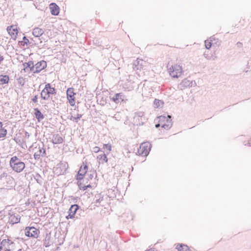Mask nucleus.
I'll use <instances>...</instances> for the list:
<instances>
[{
    "instance_id": "12",
    "label": "nucleus",
    "mask_w": 251,
    "mask_h": 251,
    "mask_svg": "<svg viewBox=\"0 0 251 251\" xmlns=\"http://www.w3.org/2000/svg\"><path fill=\"white\" fill-rule=\"evenodd\" d=\"M125 95L122 93L116 94L112 98H111L112 101L116 103H119L124 100Z\"/></svg>"
},
{
    "instance_id": "41",
    "label": "nucleus",
    "mask_w": 251,
    "mask_h": 251,
    "mask_svg": "<svg viewBox=\"0 0 251 251\" xmlns=\"http://www.w3.org/2000/svg\"><path fill=\"white\" fill-rule=\"evenodd\" d=\"M94 177L93 174H90L89 176V177L90 179H92V178Z\"/></svg>"
},
{
    "instance_id": "48",
    "label": "nucleus",
    "mask_w": 251,
    "mask_h": 251,
    "mask_svg": "<svg viewBox=\"0 0 251 251\" xmlns=\"http://www.w3.org/2000/svg\"><path fill=\"white\" fill-rule=\"evenodd\" d=\"M187 251H191L189 249V250H187Z\"/></svg>"
},
{
    "instance_id": "27",
    "label": "nucleus",
    "mask_w": 251,
    "mask_h": 251,
    "mask_svg": "<svg viewBox=\"0 0 251 251\" xmlns=\"http://www.w3.org/2000/svg\"><path fill=\"white\" fill-rule=\"evenodd\" d=\"M181 84L184 87H192L193 82L188 79H184L182 80Z\"/></svg>"
},
{
    "instance_id": "10",
    "label": "nucleus",
    "mask_w": 251,
    "mask_h": 251,
    "mask_svg": "<svg viewBox=\"0 0 251 251\" xmlns=\"http://www.w3.org/2000/svg\"><path fill=\"white\" fill-rule=\"evenodd\" d=\"M23 65L24 67V70L25 72H32L33 73L34 71H35V64H34L33 61H29L27 62L23 63Z\"/></svg>"
},
{
    "instance_id": "4",
    "label": "nucleus",
    "mask_w": 251,
    "mask_h": 251,
    "mask_svg": "<svg viewBox=\"0 0 251 251\" xmlns=\"http://www.w3.org/2000/svg\"><path fill=\"white\" fill-rule=\"evenodd\" d=\"M151 149V144L149 142L142 143L138 150L139 154L147 156Z\"/></svg>"
},
{
    "instance_id": "39",
    "label": "nucleus",
    "mask_w": 251,
    "mask_h": 251,
    "mask_svg": "<svg viewBox=\"0 0 251 251\" xmlns=\"http://www.w3.org/2000/svg\"><path fill=\"white\" fill-rule=\"evenodd\" d=\"M87 188V186H84L82 187L81 189H82L83 190H86Z\"/></svg>"
},
{
    "instance_id": "29",
    "label": "nucleus",
    "mask_w": 251,
    "mask_h": 251,
    "mask_svg": "<svg viewBox=\"0 0 251 251\" xmlns=\"http://www.w3.org/2000/svg\"><path fill=\"white\" fill-rule=\"evenodd\" d=\"M154 104L156 106V107H159L161 105H163L164 102L162 100L155 99L154 101Z\"/></svg>"
},
{
    "instance_id": "34",
    "label": "nucleus",
    "mask_w": 251,
    "mask_h": 251,
    "mask_svg": "<svg viewBox=\"0 0 251 251\" xmlns=\"http://www.w3.org/2000/svg\"><path fill=\"white\" fill-rule=\"evenodd\" d=\"M158 118L159 119V122H161V121H165V120L166 121V119H168V118L167 117V118L166 117V116H163V115H161L160 116H159L158 117Z\"/></svg>"
},
{
    "instance_id": "16",
    "label": "nucleus",
    "mask_w": 251,
    "mask_h": 251,
    "mask_svg": "<svg viewBox=\"0 0 251 251\" xmlns=\"http://www.w3.org/2000/svg\"><path fill=\"white\" fill-rule=\"evenodd\" d=\"M64 142V139L58 134H53L51 140V142L53 144H61Z\"/></svg>"
},
{
    "instance_id": "26",
    "label": "nucleus",
    "mask_w": 251,
    "mask_h": 251,
    "mask_svg": "<svg viewBox=\"0 0 251 251\" xmlns=\"http://www.w3.org/2000/svg\"><path fill=\"white\" fill-rule=\"evenodd\" d=\"M7 130L2 127V123L0 122V138L4 137L6 135Z\"/></svg>"
},
{
    "instance_id": "32",
    "label": "nucleus",
    "mask_w": 251,
    "mask_h": 251,
    "mask_svg": "<svg viewBox=\"0 0 251 251\" xmlns=\"http://www.w3.org/2000/svg\"><path fill=\"white\" fill-rule=\"evenodd\" d=\"M103 148L105 149H107L108 151H110L111 150V145L107 144H104L103 145Z\"/></svg>"
},
{
    "instance_id": "42",
    "label": "nucleus",
    "mask_w": 251,
    "mask_h": 251,
    "mask_svg": "<svg viewBox=\"0 0 251 251\" xmlns=\"http://www.w3.org/2000/svg\"><path fill=\"white\" fill-rule=\"evenodd\" d=\"M160 126V125L159 124H156V125H155V127H156V128L159 127Z\"/></svg>"
},
{
    "instance_id": "44",
    "label": "nucleus",
    "mask_w": 251,
    "mask_h": 251,
    "mask_svg": "<svg viewBox=\"0 0 251 251\" xmlns=\"http://www.w3.org/2000/svg\"><path fill=\"white\" fill-rule=\"evenodd\" d=\"M86 186H87V188L91 187V186L90 184L86 185Z\"/></svg>"
},
{
    "instance_id": "19",
    "label": "nucleus",
    "mask_w": 251,
    "mask_h": 251,
    "mask_svg": "<svg viewBox=\"0 0 251 251\" xmlns=\"http://www.w3.org/2000/svg\"><path fill=\"white\" fill-rule=\"evenodd\" d=\"M44 33V31L43 29L39 28V27H36L33 29L32 34L33 35L36 37H39L41 35L43 34Z\"/></svg>"
},
{
    "instance_id": "14",
    "label": "nucleus",
    "mask_w": 251,
    "mask_h": 251,
    "mask_svg": "<svg viewBox=\"0 0 251 251\" xmlns=\"http://www.w3.org/2000/svg\"><path fill=\"white\" fill-rule=\"evenodd\" d=\"M13 242L11 241L10 240L7 239H3L0 242V245L4 248V251H10V245L12 244Z\"/></svg>"
},
{
    "instance_id": "8",
    "label": "nucleus",
    "mask_w": 251,
    "mask_h": 251,
    "mask_svg": "<svg viewBox=\"0 0 251 251\" xmlns=\"http://www.w3.org/2000/svg\"><path fill=\"white\" fill-rule=\"evenodd\" d=\"M47 62L44 60H41L35 64V71L33 74H38L47 67Z\"/></svg>"
},
{
    "instance_id": "11",
    "label": "nucleus",
    "mask_w": 251,
    "mask_h": 251,
    "mask_svg": "<svg viewBox=\"0 0 251 251\" xmlns=\"http://www.w3.org/2000/svg\"><path fill=\"white\" fill-rule=\"evenodd\" d=\"M88 167L87 165H84L83 166H81L80 168L79 171L78 172L76 179L77 180H81L84 176L85 175L87 171Z\"/></svg>"
},
{
    "instance_id": "22",
    "label": "nucleus",
    "mask_w": 251,
    "mask_h": 251,
    "mask_svg": "<svg viewBox=\"0 0 251 251\" xmlns=\"http://www.w3.org/2000/svg\"><path fill=\"white\" fill-rule=\"evenodd\" d=\"M9 80V77L7 75H0V85L7 84Z\"/></svg>"
},
{
    "instance_id": "25",
    "label": "nucleus",
    "mask_w": 251,
    "mask_h": 251,
    "mask_svg": "<svg viewBox=\"0 0 251 251\" xmlns=\"http://www.w3.org/2000/svg\"><path fill=\"white\" fill-rule=\"evenodd\" d=\"M176 249L179 251H187V250H189V248L187 245L182 244L177 245Z\"/></svg>"
},
{
    "instance_id": "28",
    "label": "nucleus",
    "mask_w": 251,
    "mask_h": 251,
    "mask_svg": "<svg viewBox=\"0 0 251 251\" xmlns=\"http://www.w3.org/2000/svg\"><path fill=\"white\" fill-rule=\"evenodd\" d=\"M212 37H211L210 38V40H206L205 41L204 43H205V48L206 49H208V50H209L211 46H212Z\"/></svg>"
},
{
    "instance_id": "17",
    "label": "nucleus",
    "mask_w": 251,
    "mask_h": 251,
    "mask_svg": "<svg viewBox=\"0 0 251 251\" xmlns=\"http://www.w3.org/2000/svg\"><path fill=\"white\" fill-rule=\"evenodd\" d=\"M34 114L38 122H40L41 120L44 118V115L41 112L38 108H34Z\"/></svg>"
},
{
    "instance_id": "15",
    "label": "nucleus",
    "mask_w": 251,
    "mask_h": 251,
    "mask_svg": "<svg viewBox=\"0 0 251 251\" xmlns=\"http://www.w3.org/2000/svg\"><path fill=\"white\" fill-rule=\"evenodd\" d=\"M20 221V217L19 215L9 214L8 222L12 224L18 223Z\"/></svg>"
},
{
    "instance_id": "23",
    "label": "nucleus",
    "mask_w": 251,
    "mask_h": 251,
    "mask_svg": "<svg viewBox=\"0 0 251 251\" xmlns=\"http://www.w3.org/2000/svg\"><path fill=\"white\" fill-rule=\"evenodd\" d=\"M97 159L99 160L100 163H103V162H107V158L105 153H102V154H100L98 156Z\"/></svg>"
},
{
    "instance_id": "43",
    "label": "nucleus",
    "mask_w": 251,
    "mask_h": 251,
    "mask_svg": "<svg viewBox=\"0 0 251 251\" xmlns=\"http://www.w3.org/2000/svg\"><path fill=\"white\" fill-rule=\"evenodd\" d=\"M142 115H143V113H139V116L141 117Z\"/></svg>"
},
{
    "instance_id": "40",
    "label": "nucleus",
    "mask_w": 251,
    "mask_h": 251,
    "mask_svg": "<svg viewBox=\"0 0 251 251\" xmlns=\"http://www.w3.org/2000/svg\"><path fill=\"white\" fill-rule=\"evenodd\" d=\"M146 251H155L154 249L151 248Z\"/></svg>"
},
{
    "instance_id": "2",
    "label": "nucleus",
    "mask_w": 251,
    "mask_h": 251,
    "mask_svg": "<svg viewBox=\"0 0 251 251\" xmlns=\"http://www.w3.org/2000/svg\"><path fill=\"white\" fill-rule=\"evenodd\" d=\"M56 94L55 88L51 87L50 83L45 85V88L41 91V97L44 100H48L50 97V95H54Z\"/></svg>"
},
{
    "instance_id": "31",
    "label": "nucleus",
    "mask_w": 251,
    "mask_h": 251,
    "mask_svg": "<svg viewBox=\"0 0 251 251\" xmlns=\"http://www.w3.org/2000/svg\"><path fill=\"white\" fill-rule=\"evenodd\" d=\"M34 178L36 179L37 183L39 184H41L42 182V180L41 176L38 174H36L34 176Z\"/></svg>"
},
{
    "instance_id": "5",
    "label": "nucleus",
    "mask_w": 251,
    "mask_h": 251,
    "mask_svg": "<svg viewBox=\"0 0 251 251\" xmlns=\"http://www.w3.org/2000/svg\"><path fill=\"white\" fill-rule=\"evenodd\" d=\"M25 231L26 236L36 238L38 237L40 233V230L33 226L26 227Z\"/></svg>"
},
{
    "instance_id": "20",
    "label": "nucleus",
    "mask_w": 251,
    "mask_h": 251,
    "mask_svg": "<svg viewBox=\"0 0 251 251\" xmlns=\"http://www.w3.org/2000/svg\"><path fill=\"white\" fill-rule=\"evenodd\" d=\"M143 60L142 59H137L133 63L134 69L137 70L141 69L143 65Z\"/></svg>"
},
{
    "instance_id": "33",
    "label": "nucleus",
    "mask_w": 251,
    "mask_h": 251,
    "mask_svg": "<svg viewBox=\"0 0 251 251\" xmlns=\"http://www.w3.org/2000/svg\"><path fill=\"white\" fill-rule=\"evenodd\" d=\"M23 42L24 43L23 45H24L25 44L27 45L28 44H29V40L25 36H24L23 37Z\"/></svg>"
},
{
    "instance_id": "13",
    "label": "nucleus",
    "mask_w": 251,
    "mask_h": 251,
    "mask_svg": "<svg viewBox=\"0 0 251 251\" xmlns=\"http://www.w3.org/2000/svg\"><path fill=\"white\" fill-rule=\"evenodd\" d=\"M50 9L51 14L54 16H57L59 13V6L54 2H52L50 4Z\"/></svg>"
},
{
    "instance_id": "21",
    "label": "nucleus",
    "mask_w": 251,
    "mask_h": 251,
    "mask_svg": "<svg viewBox=\"0 0 251 251\" xmlns=\"http://www.w3.org/2000/svg\"><path fill=\"white\" fill-rule=\"evenodd\" d=\"M103 196L100 193L96 194L94 199V203L100 205V202L103 201Z\"/></svg>"
},
{
    "instance_id": "36",
    "label": "nucleus",
    "mask_w": 251,
    "mask_h": 251,
    "mask_svg": "<svg viewBox=\"0 0 251 251\" xmlns=\"http://www.w3.org/2000/svg\"><path fill=\"white\" fill-rule=\"evenodd\" d=\"M37 100H38V95H35L32 99V101L34 102V103H36L37 102Z\"/></svg>"
},
{
    "instance_id": "9",
    "label": "nucleus",
    "mask_w": 251,
    "mask_h": 251,
    "mask_svg": "<svg viewBox=\"0 0 251 251\" xmlns=\"http://www.w3.org/2000/svg\"><path fill=\"white\" fill-rule=\"evenodd\" d=\"M79 206L77 204H75L72 205L68 210L69 214L67 216H66V218L68 219L69 218L73 219L75 218V215L76 213V212L79 209Z\"/></svg>"
},
{
    "instance_id": "3",
    "label": "nucleus",
    "mask_w": 251,
    "mask_h": 251,
    "mask_svg": "<svg viewBox=\"0 0 251 251\" xmlns=\"http://www.w3.org/2000/svg\"><path fill=\"white\" fill-rule=\"evenodd\" d=\"M168 70L170 75L174 78H178L182 72V67L178 65L172 66Z\"/></svg>"
},
{
    "instance_id": "6",
    "label": "nucleus",
    "mask_w": 251,
    "mask_h": 251,
    "mask_svg": "<svg viewBox=\"0 0 251 251\" xmlns=\"http://www.w3.org/2000/svg\"><path fill=\"white\" fill-rule=\"evenodd\" d=\"M44 145L42 143L41 145H39L38 147H36L35 149L38 150L34 154V158L35 160H39L41 157H45L46 155V150L44 148Z\"/></svg>"
},
{
    "instance_id": "45",
    "label": "nucleus",
    "mask_w": 251,
    "mask_h": 251,
    "mask_svg": "<svg viewBox=\"0 0 251 251\" xmlns=\"http://www.w3.org/2000/svg\"><path fill=\"white\" fill-rule=\"evenodd\" d=\"M18 251H22V249H20L18 250Z\"/></svg>"
},
{
    "instance_id": "37",
    "label": "nucleus",
    "mask_w": 251,
    "mask_h": 251,
    "mask_svg": "<svg viewBox=\"0 0 251 251\" xmlns=\"http://www.w3.org/2000/svg\"><path fill=\"white\" fill-rule=\"evenodd\" d=\"M236 45L238 47L241 48L242 46V43L240 42H238L236 44Z\"/></svg>"
},
{
    "instance_id": "24",
    "label": "nucleus",
    "mask_w": 251,
    "mask_h": 251,
    "mask_svg": "<svg viewBox=\"0 0 251 251\" xmlns=\"http://www.w3.org/2000/svg\"><path fill=\"white\" fill-rule=\"evenodd\" d=\"M7 30L9 34H10L11 36L13 35V36H15V37H16L15 34L17 35L18 32L17 28H13V26H11L10 27L8 26L7 28Z\"/></svg>"
},
{
    "instance_id": "47",
    "label": "nucleus",
    "mask_w": 251,
    "mask_h": 251,
    "mask_svg": "<svg viewBox=\"0 0 251 251\" xmlns=\"http://www.w3.org/2000/svg\"><path fill=\"white\" fill-rule=\"evenodd\" d=\"M249 146H251V143H250V142H249Z\"/></svg>"
},
{
    "instance_id": "35",
    "label": "nucleus",
    "mask_w": 251,
    "mask_h": 251,
    "mask_svg": "<svg viewBox=\"0 0 251 251\" xmlns=\"http://www.w3.org/2000/svg\"><path fill=\"white\" fill-rule=\"evenodd\" d=\"M100 151V149L99 147H95L94 148H93V151L94 152H96V153H97L99 151Z\"/></svg>"
},
{
    "instance_id": "30",
    "label": "nucleus",
    "mask_w": 251,
    "mask_h": 251,
    "mask_svg": "<svg viewBox=\"0 0 251 251\" xmlns=\"http://www.w3.org/2000/svg\"><path fill=\"white\" fill-rule=\"evenodd\" d=\"M82 115L77 114V116L76 117H72L71 118V120H73L75 123H77L78 122V120L82 117Z\"/></svg>"
},
{
    "instance_id": "18",
    "label": "nucleus",
    "mask_w": 251,
    "mask_h": 251,
    "mask_svg": "<svg viewBox=\"0 0 251 251\" xmlns=\"http://www.w3.org/2000/svg\"><path fill=\"white\" fill-rule=\"evenodd\" d=\"M168 119H166V123L162 126V127L166 129H169L172 126L171 116L168 115Z\"/></svg>"
},
{
    "instance_id": "1",
    "label": "nucleus",
    "mask_w": 251,
    "mask_h": 251,
    "mask_svg": "<svg viewBox=\"0 0 251 251\" xmlns=\"http://www.w3.org/2000/svg\"><path fill=\"white\" fill-rule=\"evenodd\" d=\"M9 164L13 170L17 173L22 172L25 168V164L16 156L11 158Z\"/></svg>"
},
{
    "instance_id": "7",
    "label": "nucleus",
    "mask_w": 251,
    "mask_h": 251,
    "mask_svg": "<svg viewBox=\"0 0 251 251\" xmlns=\"http://www.w3.org/2000/svg\"><path fill=\"white\" fill-rule=\"evenodd\" d=\"M75 93L74 92V89L73 88H69L67 90V99L69 101L70 104L71 106L75 105V98L74 95Z\"/></svg>"
},
{
    "instance_id": "38",
    "label": "nucleus",
    "mask_w": 251,
    "mask_h": 251,
    "mask_svg": "<svg viewBox=\"0 0 251 251\" xmlns=\"http://www.w3.org/2000/svg\"><path fill=\"white\" fill-rule=\"evenodd\" d=\"M203 55H204V57H205V58H206L207 59H210V58H209V57L208 56V55H207V54H206V53H205V52H204V53Z\"/></svg>"
},
{
    "instance_id": "46",
    "label": "nucleus",
    "mask_w": 251,
    "mask_h": 251,
    "mask_svg": "<svg viewBox=\"0 0 251 251\" xmlns=\"http://www.w3.org/2000/svg\"><path fill=\"white\" fill-rule=\"evenodd\" d=\"M212 41L214 39V38L213 37H212Z\"/></svg>"
}]
</instances>
